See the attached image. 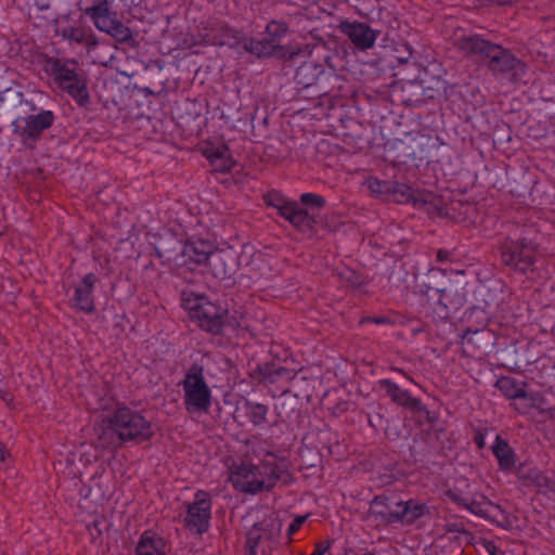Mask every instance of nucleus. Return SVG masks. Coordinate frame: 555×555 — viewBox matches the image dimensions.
Returning <instances> with one entry per match:
<instances>
[{
    "instance_id": "obj_11",
    "label": "nucleus",
    "mask_w": 555,
    "mask_h": 555,
    "mask_svg": "<svg viewBox=\"0 0 555 555\" xmlns=\"http://www.w3.org/2000/svg\"><path fill=\"white\" fill-rule=\"evenodd\" d=\"M428 513L429 508L424 503H420L415 500L400 501L396 504V509L389 511L386 520L387 522L400 521L411 525Z\"/></svg>"
},
{
    "instance_id": "obj_26",
    "label": "nucleus",
    "mask_w": 555,
    "mask_h": 555,
    "mask_svg": "<svg viewBox=\"0 0 555 555\" xmlns=\"http://www.w3.org/2000/svg\"><path fill=\"white\" fill-rule=\"evenodd\" d=\"M245 50L249 51L250 53L257 55V56H263L271 54L273 50L272 42H263L255 39H250L245 42L244 44Z\"/></svg>"
},
{
    "instance_id": "obj_40",
    "label": "nucleus",
    "mask_w": 555,
    "mask_h": 555,
    "mask_svg": "<svg viewBox=\"0 0 555 555\" xmlns=\"http://www.w3.org/2000/svg\"><path fill=\"white\" fill-rule=\"evenodd\" d=\"M372 321L374 323L380 324V323H386L387 319L386 318H374V319H372Z\"/></svg>"
},
{
    "instance_id": "obj_39",
    "label": "nucleus",
    "mask_w": 555,
    "mask_h": 555,
    "mask_svg": "<svg viewBox=\"0 0 555 555\" xmlns=\"http://www.w3.org/2000/svg\"><path fill=\"white\" fill-rule=\"evenodd\" d=\"M522 262H527L528 264H532L534 262L533 258L530 256H522Z\"/></svg>"
},
{
    "instance_id": "obj_16",
    "label": "nucleus",
    "mask_w": 555,
    "mask_h": 555,
    "mask_svg": "<svg viewBox=\"0 0 555 555\" xmlns=\"http://www.w3.org/2000/svg\"><path fill=\"white\" fill-rule=\"evenodd\" d=\"M204 155L210 162L214 170L225 172L232 169L234 162L230 156L229 150L225 146L221 147H207Z\"/></svg>"
},
{
    "instance_id": "obj_20",
    "label": "nucleus",
    "mask_w": 555,
    "mask_h": 555,
    "mask_svg": "<svg viewBox=\"0 0 555 555\" xmlns=\"http://www.w3.org/2000/svg\"><path fill=\"white\" fill-rule=\"evenodd\" d=\"M492 451L502 469H509L515 464V453L508 443L500 436L496 437Z\"/></svg>"
},
{
    "instance_id": "obj_4",
    "label": "nucleus",
    "mask_w": 555,
    "mask_h": 555,
    "mask_svg": "<svg viewBox=\"0 0 555 555\" xmlns=\"http://www.w3.org/2000/svg\"><path fill=\"white\" fill-rule=\"evenodd\" d=\"M455 46L465 55L488 60L492 70L504 72L512 67L513 60L504 49L478 35L462 36L456 39Z\"/></svg>"
},
{
    "instance_id": "obj_14",
    "label": "nucleus",
    "mask_w": 555,
    "mask_h": 555,
    "mask_svg": "<svg viewBox=\"0 0 555 555\" xmlns=\"http://www.w3.org/2000/svg\"><path fill=\"white\" fill-rule=\"evenodd\" d=\"M95 282L96 276L92 273H89L85 275L81 282L75 287L72 301L79 310L88 313L94 310L92 292Z\"/></svg>"
},
{
    "instance_id": "obj_28",
    "label": "nucleus",
    "mask_w": 555,
    "mask_h": 555,
    "mask_svg": "<svg viewBox=\"0 0 555 555\" xmlns=\"http://www.w3.org/2000/svg\"><path fill=\"white\" fill-rule=\"evenodd\" d=\"M294 376H295V374L293 371H291L286 367H283V366H279L276 369L268 370L264 373L263 377L268 383L273 384V383H278L282 379L289 380Z\"/></svg>"
},
{
    "instance_id": "obj_7",
    "label": "nucleus",
    "mask_w": 555,
    "mask_h": 555,
    "mask_svg": "<svg viewBox=\"0 0 555 555\" xmlns=\"http://www.w3.org/2000/svg\"><path fill=\"white\" fill-rule=\"evenodd\" d=\"M182 263L186 266L202 264L208 262L216 275H227V269L219 270V264H223V258L220 253H212L211 245L204 241L188 242L181 251Z\"/></svg>"
},
{
    "instance_id": "obj_9",
    "label": "nucleus",
    "mask_w": 555,
    "mask_h": 555,
    "mask_svg": "<svg viewBox=\"0 0 555 555\" xmlns=\"http://www.w3.org/2000/svg\"><path fill=\"white\" fill-rule=\"evenodd\" d=\"M210 517L211 501L209 494L197 491L194 502L188 506L184 524L191 531L203 533L208 530Z\"/></svg>"
},
{
    "instance_id": "obj_12",
    "label": "nucleus",
    "mask_w": 555,
    "mask_h": 555,
    "mask_svg": "<svg viewBox=\"0 0 555 555\" xmlns=\"http://www.w3.org/2000/svg\"><path fill=\"white\" fill-rule=\"evenodd\" d=\"M339 29L361 50L372 48L376 40V33L364 23L344 21Z\"/></svg>"
},
{
    "instance_id": "obj_43",
    "label": "nucleus",
    "mask_w": 555,
    "mask_h": 555,
    "mask_svg": "<svg viewBox=\"0 0 555 555\" xmlns=\"http://www.w3.org/2000/svg\"><path fill=\"white\" fill-rule=\"evenodd\" d=\"M477 442H478V444H479V447H480V448H482V447H483V439H482V437H480V438L477 440Z\"/></svg>"
},
{
    "instance_id": "obj_31",
    "label": "nucleus",
    "mask_w": 555,
    "mask_h": 555,
    "mask_svg": "<svg viewBox=\"0 0 555 555\" xmlns=\"http://www.w3.org/2000/svg\"><path fill=\"white\" fill-rule=\"evenodd\" d=\"M502 261L509 267H517L519 255L517 248L513 249L512 245L505 244L502 249Z\"/></svg>"
},
{
    "instance_id": "obj_30",
    "label": "nucleus",
    "mask_w": 555,
    "mask_h": 555,
    "mask_svg": "<svg viewBox=\"0 0 555 555\" xmlns=\"http://www.w3.org/2000/svg\"><path fill=\"white\" fill-rule=\"evenodd\" d=\"M267 34L271 37L270 42H274L284 36L287 31V25L284 22L271 21L266 27Z\"/></svg>"
},
{
    "instance_id": "obj_10",
    "label": "nucleus",
    "mask_w": 555,
    "mask_h": 555,
    "mask_svg": "<svg viewBox=\"0 0 555 555\" xmlns=\"http://www.w3.org/2000/svg\"><path fill=\"white\" fill-rule=\"evenodd\" d=\"M54 122V114L51 111H42L37 115H29L24 118H17L14 121L16 132L27 139H36L49 129Z\"/></svg>"
},
{
    "instance_id": "obj_2",
    "label": "nucleus",
    "mask_w": 555,
    "mask_h": 555,
    "mask_svg": "<svg viewBox=\"0 0 555 555\" xmlns=\"http://www.w3.org/2000/svg\"><path fill=\"white\" fill-rule=\"evenodd\" d=\"M280 478V469L273 454L267 453L258 464L242 461L230 468L229 480L244 493L256 494L271 490Z\"/></svg>"
},
{
    "instance_id": "obj_19",
    "label": "nucleus",
    "mask_w": 555,
    "mask_h": 555,
    "mask_svg": "<svg viewBox=\"0 0 555 555\" xmlns=\"http://www.w3.org/2000/svg\"><path fill=\"white\" fill-rule=\"evenodd\" d=\"M283 218L289 221L294 227L305 231L311 228L312 220L307 210L300 208L296 203H292L288 208H285Z\"/></svg>"
},
{
    "instance_id": "obj_27",
    "label": "nucleus",
    "mask_w": 555,
    "mask_h": 555,
    "mask_svg": "<svg viewBox=\"0 0 555 555\" xmlns=\"http://www.w3.org/2000/svg\"><path fill=\"white\" fill-rule=\"evenodd\" d=\"M236 40V33L227 26H221L218 33L212 37V43L219 46H232Z\"/></svg>"
},
{
    "instance_id": "obj_44",
    "label": "nucleus",
    "mask_w": 555,
    "mask_h": 555,
    "mask_svg": "<svg viewBox=\"0 0 555 555\" xmlns=\"http://www.w3.org/2000/svg\"><path fill=\"white\" fill-rule=\"evenodd\" d=\"M528 405H534V400L530 399V403Z\"/></svg>"
},
{
    "instance_id": "obj_38",
    "label": "nucleus",
    "mask_w": 555,
    "mask_h": 555,
    "mask_svg": "<svg viewBox=\"0 0 555 555\" xmlns=\"http://www.w3.org/2000/svg\"><path fill=\"white\" fill-rule=\"evenodd\" d=\"M7 456V451L3 444L0 442V463H3Z\"/></svg>"
},
{
    "instance_id": "obj_13",
    "label": "nucleus",
    "mask_w": 555,
    "mask_h": 555,
    "mask_svg": "<svg viewBox=\"0 0 555 555\" xmlns=\"http://www.w3.org/2000/svg\"><path fill=\"white\" fill-rule=\"evenodd\" d=\"M56 33L69 42L77 44H85L88 49H94L99 41L91 30L81 24L61 26L56 29Z\"/></svg>"
},
{
    "instance_id": "obj_1",
    "label": "nucleus",
    "mask_w": 555,
    "mask_h": 555,
    "mask_svg": "<svg viewBox=\"0 0 555 555\" xmlns=\"http://www.w3.org/2000/svg\"><path fill=\"white\" fill-rule=\"evenodd\" d=\"M94 435L96 446L108 449L128 441H146L154 435V426L141 413L120 406L94 426Z\"/></svg>"
},
{
    "instance_id": "obj_36",
    "label": "nucleus",
    "mask_w": 555,
    "mask_h": 555,
    "mask_svg": "<svg viewBox=\"0 0 555 555\" xmlns=\"http://www.w3.org/2000/svg\"><path fill=\"white\" fill-rule=\"evenodd\" d=\"M330 548V542L319 543L310 555H324Z\"/></svg>"
},
{
    "instance_id": "obj_29",
    "label": "nucleus",
    "mask_w": 555,
    "mask_h": 555,
    "mask_svg": "<svg viewBox=\"0 0 555 555\" xmlns=\"http://www.w3.org/2000/svg\"><path fill=\"white\" fill-rule=\"evenodd\" d=\"M266 203L279 210V214L283 216L285 208H288L293 202L287 201L279 193H269L264 197Z\"/></svg>"
},
{
    "instance_id": "obj_6",
    "label": "nucleus",
    "mask_w": 555,
    "mask_h": 555,
    "mask_svg": "<svg viewBox=\"0 0 555 555\" xmlns=\"http://www.w3.org/2000/svg\"><path fill=\"white\" fill-rule=\"evenodd\" d=\"M184 403L189 412H206L211 403V392L201 369L192 367L182 383Z\"/></svg>"
},
{
    "instance_id": "obj_24",
    "label": "nucleus",
    "mask_w": 555,
    "mask_h": 555,
    "mask_svg": "<svg viewBox=\"0 0 555 555\" xmlns=\"http://www.w3.org/2000/svg\"><path fill=\"white\" fill-rule=\"evenodd\" d=\"M389 189L390 192L387 201L405 203L413 198L411 188L405 184L391 182V186Z\"/></svg>"
},
{
    "instance_id": "obj_5",
    "label": "nucleus",
    "mask_w": 555,
    "mask_h": 555,
    "mask_svg": "<svg viewBox=\"0 0 555 555\" xmlns=\"http://www.w3.org/2000/svg\"><path fill=\"white\" fill-rule=\"evenodd\" d=\"M85 14L91 18L94 26L103 33L112 36L120 43H134L131 29L120 22L116 14L111 12L107 1H101L85 10Z\"/></svg>"
},
{
    "instance_id": "obj_35",
    "label": "nucleus",
    "mask_w": 555,
    "mask_h": 555,
    "mask_svg": "<svg viewBox=\"0 0 555 555\" xmlns=\"http://www.w3.org/2000/svg\"><path fill=\"white\" fill-rule=\"evenodd\" d=\"M307 515L297 516L288 527V534L292 535L296 533L307 520Z\"/></svg>"
},
{
    "instance_id": "obj_25",
    "label": "nucleus",
    "mask_w": 555,
    "mask_h": 555,
    "mask_svg": "<svg viewBox=\"0 0 555 555\" xmlns=\"http://www.w3.org/2000/svg\"><path fill=\"white\" fill-rule=\"evenodd\" d=\"M496 387L508 399L516 400L520 397V387L512 377L500 378L496 382Z\"/></svg>"
},
{
    "instance_id": "obj_45",
    "label": "nucleus",
    "mask_w": 555,
    "mask_h": 555,
    "mask_svg": "<svg viewBox=\"0 0 555 555\" xmlns=\"http://www.w3.org/2000/svg\"><path fill=\"white\" fill-rule=\"evenodd\" d=\"M275 529H276V531H280V529H281V525H280V524H278V526H276V528H275Z\"/></svg>"
},
{
    "instance_id": "obj_41",
    "label": "nucleus",
    "mask_w": 555,
    "mask_h": 555,
    "mask_svg": "<svg viewBox=\"0 0 555 555\" xmlns=\"http://www.w3.org/2000/svg\"><path fill=\"white\" fill-rule=\"evenodd\" d=\"M9 92H10L9 90H7V91H4V92H0V102H3V101H4L5 95H7Z\"/></svg>"
},
{
    "instance_id": "obj_18",
    "label": "nucleus",
    "mask_w": 555,
    "mask_h": 555,
    "mask_svg": "<svg viewBox=\"0 0 555 555\" xmlns=\"http://www.w3.org/2000/svg\"><path fill=\"white\" fill-rule=\"evenodd\" d=\"M166 544L162 538L145 532L137 546V555H165Z\"/></svg>"
},
{
    "instance_id": "obj_22",
    "label": "nucleus",
    "mask_w": 555,
    "mask_h": 555,
    "mask_svg": "<svg viewBox=\"0 0 555 555\" xmlns=\"http://www.w3.org/2000/svg\"><path fill=\"white\" fill-rule=\"evenodd\" d=\"M363 185L369 190V192L375 196L387 201L389 195V188L391 186L390 181H382L374 177H369L364 180Z\"/></svg>"
},
{
    "instance_id": "obj_8",
    "label": "nucleus",
    "mask_w": 555,
    "mask_h": 555,
    "mask_svg": "<svg viewBox=\"0 0 555 555\" xmlns=\"http://www.w3.org/2000/svg\"><path fill=\"white\" fill-rule=\"evenodd\" d=\"M188 309L191 317L198 322V325L209 332H217L221 327L225 310L204 297H196L193 301L188 300Z\"/></svg>"
},
{
    "instance_id": "obj_21",
    "label": "nucleus",
    "mask_w": 555,
    "mask_h": 555,
    "mask_svg": "<svg viewBox=\"0 0 555 555\" xmlns=\"http://www.w3.org/2000/svg\"><path fill=\"white\" fill-rule=\"evenodd\" d=\"M245 414L255 426H263L267 423L269 408L258 402L246 401L244 403Z\"/></svg>"
},
{
    "instance_id": "obj_34",
    "label": "nucleus",
    "mask_w": 555,
    "mask_h": 555,
    "mask_svg": "<svg viewBox=\"0 0 555 555\" xmlns=\"http://www.w3.org/2000/svg\"><path fill=\"white\" fill-rule=\"evenodd\" d=\"M461 504L467 507L472 513L476 515H483L486 513L485 502H476L474 500L468 501L466 499L461 500Z\"/></svg>"
},
{
    "instance_id": "obj_33",
    "label": "nucleus",
    "mask_w": 555,
    "mask_h": 555,
    "mask_svg": "<svg viewBox=\"0 0 555 555\" xmlns=\"http://www.w3.org/2000/svg\"><path fill=\"white\" fill-rule=\"evenodd\" d=\"M522 479H524L526 486H534L539 489L546 486V483H547L546 477L542 476L539 473L529 474L528 476H526Z\"/></svg>"
},
{
    "instance_id": "obj_42",
    "label": "nucleus",
    "mask_w": 555,
    "mask_h": 555,
    "mask_svg": "<svg viewBox=\"0 0 555 555\" xmlns=\"http://www.w3.org/2000/svg\"><path fill=\"white\" fill-rule=\"evenodd\" d=\"M521 396H522V405H524L525 402L528 400L527 392L524 389H522Z\"/></svg>"
},
{
    "instance_id": "obj_3",
    "label": "nucleus",
    "mask_w": 555,
    "mask_h": 555,
    "mask_svg": "<svg viewBox=\"0 0 555 555\" xmlns=\"http://www.w3.org/2000/svg\"><path fill=\"white\" fill-rule=\"evenodd\" d=\"M50 73L55 83L70 95L78 105L85 106L90 102L88 80L83 70L75 60H51Z\"/></svg>"
},
{
    "instance_id": "obj_17",
    "label": "nucleus",
    "mask_w": 555,
    "mask_h": 555,
    "mask_svg": "<svg viewBox=\"0 0 555 555\" xmlns=\"http://www.w3.org/2000/svg\"><path fill=\"white\" fill-rule=\"evenodd\" d=\"M323 72L324 68L321 64H317L313 61H308L297 68L295 79L298 85L307 88L312 86L323 74Z\"/></svg>"
},
{
    "instance_id": "obj_46",
    "label": "nucleus",
    "mask_w": 555,
    "mask_h": 555,
    "mask_svg": "<svg viewBox=\"0 0 555 555\" xmlns=\"http://www.w3.org/2000/svg\"><path fill=\"white\" fill-rule=\"evenodd\" d=\"M490 555H496L492 550L489 548Z\"/></svg>"
},
{
    "instance_id": "obj_32",
    "label": "nucleus",
    "mask_w": 555,
    "mask_h": 555,
    "mask_svg": "<svg viewBox=\"0 0 555 555\" xmlns=\"http://www.w3.org/2000/svg\"><path fill=\"white\" fill-rule=\"evenodd\" d=\"M300 199H301L302 204L311 206V207H315V208H321L325 204V199L322 196L313 194V193H304L300 196Z\"/></svg>"
},
{
    "instance_id": "obj_23",
    "label": "nucleus",
    "mask_w": 555,
    "mask_h": 555,
    "mask_svg": "<svg viewBox=\"0 0 555 555\" xmlns=\"http://www.w3.org/2000/svg\"><path fill=\"white\" fill-rule=\"evenodd\" d=\"M263 526L264 522L255 525L247 534L246 544L253 554H255V548L258 546L260 540L271 539L274 534L273 532H267Z\"/></svg>"
},
{
    "instance_id": "obj_37",
    "label": "nucleus",
    "mask_w": 555,
    "mask_h": 555,
    "mask_svg": "<svg viewBox=\"0 0 555 555\" xmlns=\"http://www.w3.org/2000/svg\"><path fill=\"white\" fill-rule=\"evenodd\" d=\"M448 257H449V254L446 250H439L437 253V260L438 261H446L448 259Z\"/></svg>"
},
{
    "instance_id": "obj_15",
    "label": "nucleus",
    "mask_w": 555,
    "mask_h": 555,
    "mask_svg": "<svg viewBox=\"0 0 555 555\" xmlns=\"http://www.w3.org/2000/svg\"><path fill=\"white\" fill-rule=\"evenodd\" d=\"M378 385L396 404L413 411L422 409V403L418 399L412 397L408 390L402 389L390 379H382L378 382Z\"/></svg>"
}]
</instances>
